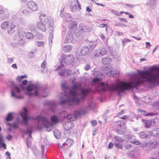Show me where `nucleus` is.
<instances>
[{
  "instance_id": "obj_1",
  "label": "nucleus",
  "mask_w": 159,
  "mask_h": 159,
  "mask_svg": "<svg viewBox=\"0 0 159 159\" xmlns=\"http://www.w3.org/2000/svg\"><path fill=\"white\" fill-rule=\"evenodd\" d=\"M148 70H137V72L132 74L130 76L132 77L131 81H120L119 79L116 80V83H108L107 82H101L99 85L96 87L97 92L99 93H104L108 92L112 94L117 93L119 96L125 91H128L134 88L137 89L143 83L140 80L138 75H141L143 74H148Z\"/></svg>"
},
{
  "instance_id": "obj_2",
  "label": "nucleus",
  "mask_w": 159,
  "mask_h": 159,
  "mask_svg": "<svg viewBox=\"0 0 159 159\" xmlns=\"http://www.w3.org/2000/svg\"><path fill=\"white\" fill-rule=\"evenodd\" d=\"M82 95L80 97H78L74 93V96L66 98L63 96H61L59 98V104L61 105H66L68 108L72 109L75 105H78L81 102L84 101L87 95V93L84 90L81 93Z\"/></svg>"
},
{
  "instance_id": "obj_3",
  "label": "nucleus",
  "mask_w": 159,
  "mask_h": 159,
  "mask_svg": "<svg viewBox=\"0 0 159 159\" xmlns=\"http://www.w3.org/2000/svg\"><path fill=\"white\" fill-rule=\"evenodd\" d=\"M25 120H26L27 123H23L25 125V127H28L29 126V120H35L37 123L36 127L38 130H41L43 127H45L46 128L47 131H49L51 130V128L52 126V124L46 116L39 115L36 117H33L27 115Z\"/></svg>"
},
{
  "instance_id": "obj_4",
  "label": "nucleus",
  "mask_w": 159,
  "mask_h": 159,
  "mask_svg": "<svg viewBox=\"0 0 159 159\" xmlns=\"http://www.w3.org/2000/svg\"><path fill=\"white\" fill-rule=\"evenodd\" d=\"M25 94L29 96H37L39 93H42V96L45 98L47 96L46 89L39 86L37 84L32 83V81L29 82V84L25 88Z\"/></svg>"
},
{
  "instance_id": "obj_5",
  "label": "nucleus",
  "mask_w": 159,
  "mask_h": 159,
  "mask_svg": "<svg viewBox=\"0 0 159 159\" xmlns=\"http://www.w3.org/2000/svg\"><path fill=\"white\" fill-rule=\"evenodd\" d=\"M142 79L147 83L149 88H153L159 85V73L143 76Z\"/></svg>"
},
{
  "instance_id": "obj_6",
  "label": "nucleus",
  "mask_w": 159,
  "mask_h": 159,
  "mask_svg": "<svg viewBox=\"0 0 159 159\" xmlns=\"http://www.w3.org/2000/svg\"><path fill=\"white\" fill-rule=\"evenodd\" d=\"M40 19L45 24H48V28L49 29V32L50 34L49 38V43H51L52 42L53 34L52 32L53 31V19L51 16L48 17L45 14L41 15Z\"/></svg>"
},
{
  "instance_id": "obj_7",
  "label": "nucleus",
  "mask_w": 159,
  "mask_h": 159,
  "mask_svg": "<svg viewBox=\"0 0 159 159\" xmlns=\"http://www.w3.org/2000/svg\"><path fill=\"white\" fill-rule=\"evenodd\" d=\"M61 59L60 60L61 64L58 66L56 69V70L64 67V65L63 64V62L66 65H69L72 63L74 60V58L72 55H68L63 54L61 55Z\"/></svg>"
},
{
  "instance_id": "obj_8",
  "label": "nucleus",
  "mask_w": 159,
  "mask_h": 159,
  "mask_svg": "<svg viewBox=\"0 0 159 159\" xmlns=\"http://www.w3.org/2000/svg\"><path fill=\"white\" fill-rule=\"evenodd\" d=\"M11 96L18 99H21L23 98V97L22 95H17L16 94V93H20L21 92V90L20 88L19 87L16 85L14 81H11Z\"/></svg>"
},
{
  "instance_id": "obj_9",
  "label": "nucleus",
  "mask_w": 159,
  "mask_h": 159,
  "mask_svg": "<svg viewBox=\"0 0 159 159\" xmlns=\"http://www.w3.org/2000/svg\"><path fill=\"white\" fill-rule=\"evenodd\" d=\"M70 9L72 12L75 15L78 16L79 15L81 7L78 0H73L71 1Z\"/></svg>"
},
{
  "instance_id": "obj_10",
  "label": "nucleus",
  "mask_w": 159,
  "mask_h": 159,
  "mask_svg": "<svg viewBox=\"0 0 159 159\" xmlns=\"http://www.w3.org/2000/svg\"><path fill=\"white\" fill-rule=\"evenodd\" d=\"M78 29L79 31V33L75 32V34L76 37L79 36L81 33L90 32L92 31L93 29V28L83 23H80L79 25Z\"/></svg>"
},
{
  "instance_id": "obj_11",
  "label": "nucleus",
  "mask_w": 159,
  "mask_h": 159,
  "mask_svg": "<svg viewBox=\"0 0 159 159\" xmlns=\"http://www.w3.org/2000/svg\"><path fill=\"white\" fill-rule=\"evenodd\" d=\"M116 127V132L119 135H123L126 133V128L123 122H117L115 124Z\"/></svg>"
},
{
  "instance_id": "obj_12",
  "label": "nucleus",
  "mask_w": 159,
  "mask_h": 159,
  "mask_svg": "<svg viewBox=\"0 0 159 159\" xmlns=\"http://www.w3.org/2000/svg\"><path fill=\"white\" fill-rule=\"evenodd\" d=\"M44 105L47 106L49 107V110L51 112H53L56 111V104L52 101H48L46 102L44 104Z\"/></svg>"
},
{
  "instance_id": "obj_13",
  "label": "nucleus",
  "mask_w": 159,
  "mask_h": 159,
  "mask_svg": "<svg viewBox=\"0 0 159 159\" xmlns=\"http://www.w3.org/2000/svg\"><path fill=\"white\" fill-rule=\"evenodd\" d=\"M43 14H42L40 16L39 18H40L41 15ZM40 19L41 21H39L37 22V28L41 31L43 32H45L46 30V27L45 26V24H46V25H48V26L49 25L48 24L45 23L44 22Z\"/></svg>"
},
{
  "instance_id": "obj_14",
  "label": "nucleus",
  "mask_w": 159,
  "mask_h": 159,
  "mask_svg": "<svg viewBox=\"0 0 159 159\" xmlns=\"http://www.w3.org/2000/svg\"><path fill=\"white\" fill-rule=\"evenodd\" d=\"M107 52V51L104 48H102L98 52L97 50L94 51L93 53V55L95 57H99L104 55Z\"/></svg>"
},
{
  "instance_id": "obj_15",
  "label": "nucleus",
  "mask_w": 159,
  "mask_h": 159,
  "mask_svg": "<svg viewBox=\"0 0 159 159\" xmlns=\"http://www.w3.org/2000/svg\"><path fill=\"white\" fill-rule=\"evenodd\" d=\"M140 138L143 139H146L150 137L151 135V132L148 131H143L140 132L139 134Z\"/></svg>"
},
{
  "instance_id": "obj_16",
  "label": "nucleus",
  "mask_w": 159,
  "mask_h": 159,
  "mask_svg": "<svg viewBox=\"0 0 159 159\" xmlns=\"http://www.w3.org/2000/svg\"><path fill=\"white\" fill-rule=\"evenodd\" d=\"M71 70L70 69H63L59 71V75L63 77H67L71 74Z\"/></svg>"
},
{
  "instance_id": "obj_17",
  "label": "nucleus",
  "mask_w": 159,
  "mask_h": 159,
  "mask_svg": "<svg viewBox=\"0 0 159 159\" xmlns=\"http://www.w3.org/2000/svg\"><path fill=\"white\" fill-rule=\"evenodd\" d=\"M86 111L83 109H80L79 110H75L74 115L76 119L82 115H85L86 114Z\"/></svg>"
},
{
  "instance_id": "obj_18",
  "label": "nucleus",
  "mask_w": 159,
  "mask_h": 159,
  "mask_svg": "<svg viewBox=\"0 0 159 159\" xmlns=\"http://www.w3.org/2000/svg\"><path fill=\"white\" fill-rule=\"evenodd\" d=\"M27 6L31 10L33 11H36L38 9L36 3L32 1L28 2L27 3Z\"/></svg>"
},
{
  "instance_id": "obj_19",
  "label": "nucleus",
  "mask_w": 159,
  "mask_h": 159,
  "mask_svg": "<svg viewBox=\"0 0 159 159\" xmlns=\"http://www.w3.org/2000/svg\"><path fill=\"white\" fill-rule=\"evenodd\" d=\"M33 127L31 125L29 126L26 129V130L23 129V133L25 134H28V137L32 138L31 134L32 132Z\"/></svg>"
},
{
  "instance_id": "obj_20",
  "label": "nucleus",
  "mask_w": 159,
  "mask_h": 159,
  "mask_svg": "<svg viewBox=\"0 0 159 159\" xmlns=\"http://www.w3.org/2000/svg\"><path fill=\"white\" fill-rule=\"evenodd\" d=\"M89 49L88 46H83L80 51V55L82 56H85L89 53Z\"/></svg>"
},
{
  "instance_id": "obj_21",
  "label": "nucleus",
  "mask_w": 159,
  "mask_h": 159,
  "mask_svg": "<svg viewBox=\"0 0 159 159\" xmlns=\"http://www.w3.org/2000/svg\"><path fill=\"white\" fill-rule=\"evenodd\" d=\"M16 27L15 25L11 23L8 27L7 28V32L9 34H13L15 31V29Z\"/></svg>"
},
{
  "instance_id": "obj_22",
  "label": "nucleus",
  "mask_w": 159,
  "mask_h": 159,
  "mask_svg": "<svg viewBox=\"0 0 159 159\" xmlns=\"http://www.w3.org/2000/svg\"><path fill=\"white\" fill-rule=\"evenodd\" d=\"M107 74L110 76L117 77L119 75V72L116 69L111 70L109 72H107Z\"/></svg>"
},
{
  "instance_id": "obj_23",
  "label": "nucleus",
  "mask_w": 159,
  "mask_h": 159,
  "mask_svg": "<svg viewBox=\"0 0 159 159\" xmlns=\"http://www.w3.org/2000/svg\"><path fill=\"white\" fill-rule=\"evenodd\" d=\"M152 120H145L143 119H142L141 121L143 122L144 124V127L147 128H150L152 125Z\"/></svg>"
},
{
  "instance_id": "obj_24",
  "label": "nucleus",
  "mask_w": 159,
  "mask_h": 159,
  "mask_svg": "<svg viewBox=\"0 0 159 159\" xmlns=\"http://www.w3.org/2000/svg\"><path fill=\"white\" fill-rule=\"evenodd\" d=\"M73 39V35L71 32L69 31L66 35L65 40V43H67L70 42Z\"/></svg>"
},
{
  "instance_id": "obj_25",
  "label": "nucleus",
  "mask_w": 159,
  "mask_h": 159,
  "mask_svg": "<svg viewBox=\"0 0 159 159\" xmlns=\"http://www.w3.org/2000/svg\"><path fill=\"white\" fill-rule=\"evenodd\" d=\"M151 135L153 136L159 137V128H155L152 129L151 131Z\"/></svg>"
},
{
  "instance_id": "obj_26",
  "label": "nucleus",
  "mask_w": 159,
  "mask_h": 159,
  "mask_svg": "<svg viewBox=\"0 0 159 159\" xmlns=\"http://www.w3.org/2000/svg\"><path fill=\"white\" fill-rule=\"evenodd\" d=\"M102 63L104 65L109 64L111 61V59L108 57H106L103 58L102 59Z\"/></svg>"
},
{
  "instance_id": "obj_27",
  "label": "nucleus",
  "mask_w": 159,
  "mask_h": 159,
  "mask_svg": "<svg viewBox=\"0 0 159 159\" xmlns=\"http://www.w3.org/2000/svg\"><path fill=\"white\" fill-rule=\"evenodd\" d=\"M9 22L8 21L3 22L1 25V28L2 29L6 30L9 26Z\"/></svg>"
},
{
  "instance_id": "obj_28",
  "label": "nucleus",
  "mask_w": 159,
  "mask_h": 159,
  "mask_svg": "<svg viewBox=\"0 0 159 159\" xmlns=\"http://www.w3.org/2000/svg\"><path fill=\"white\" fill-rule=\"evenodd\" d=\"M72 48V46L69 44H67L62 47V49L63 51L66 52H69L71 51Z\"/></svg>"
},
{
  "instance_id": "obj_29",
  "label": "nucleus",
  "mask_w": 159,
  "mask_h": 159,
  "mask_svg": "<svg viewBox=\"0 0 159 159\" xmlns=\"http://www.w3.org/2000/svg\"><path fill=\"white\" fill-rule=\"evenodd\" d=\"M50 120L53 124H55L58 122V117L57 115H53L50 117Z\"/></svg>"
},
{
  "instance_id": "obj_30",
  "label": "nucleus",
  "mask_w": 159,
  "mask_h": 159,
  "mask_svg": "<svg viewBox=\"0 0 159 159\" xmlns=\"http://www.w3.org/2000/svg\"><path fill=\"white\" fill-rule=\"evenodd\" d=\"M28 81L26 80H24L22 82L21 84H19L20 88L21 89L25 90L26 87L25 86L27 84Z\"/></svg>"
},
{
  "instance_id": "obj_31",
  "label": "nucleus",
  "mask_w": 159,
  "mask_h": 159,
  "mask_svg": "<svg viewBox=\"0 0 159 159\" xmlns=\"http://www.w3.org/2000/svg\"><path fill=\"white\" fill-rule=\"evenodd\" d=\"M19 114L22 118V122H24L25 124H26L27 121L25 119V118L26 116H27V114L22 111H20Z\"/></svg>"
},
{
  "instance_id": "obj_32",
  "label": "nucleus",
  "mask_w": 159,
  "mask_h": 159,
  "mask_svg": "<svg viewBox=\"0 0 159 159\" xmlns=\"http://www.w3.org/2000/svg\"><path fill=\"white\" fill-rule=\"evenodd\" d=\"M13 113L12 112H9L7 115L5 120L8 121H11L13 119Z\"/></svg>"
},
{
  "instance_id": "obj_33",
  "label": "nucleus",
  "mask_w": 159,
  "mask_h": 159,
  "mask_svg": "<svg viewBox=\"0 0 159 159\" xmlns=\"http://www.w3.org/2000/svg\"><path fill=\"white\" fill-rule=\"evenodd\" d=\"M28 8H25L22 11V13L25 15L29 16L31 13V10Z\"/></svg>"
},
{
  "instance_id": "obj_34",
  "label": "nucleus",
  "mask_w": 159,
  "mask_h": 159,
  "mask_svg": "<svg viewBox=\"0 0 159 159\" xmlns=\"http://www.w3.org/2000/svg\"><path fill=\"white\" fill-rule=\"evenodd\" d=\"M73 143V140L68 139L66 142L63 144V145L66 144L68 147L71 146Z\"/></svg>"
},
{
  "instance_id": "obj_35",
  "label": "nucleus",
  "mask_w": 159,
  "mask_h": 159,
  "mask_svg": "<svg viewBox=\"0 0 159 159\" xmlns=\"http://www.w3.org/2000/svg\"><path fill=\"white\" fill-rule=\"evenodd\" d=\"M0 146L4 149H6V144L3 142V140L2 136H0Z\"/></svg>"
},
{
  "instance_id": "obj_36",
  "label": "nucleus",
  "mask_w": 159,
  "mask_h": 159,
  "mask_svg": "<svg viewBox=\"0 0 159 159\" xmlns=\"http://www.w3.org/2000/svg\"><path fill=\"white\" fill-rule=\"evenodd\" d=\"M141 112L143 113V114L145 116H154L155 115V113H154L153 112H147V113H146V111H145L144 110H142L141 111Z\"/></svg>"
},
{
  "instance_id": "obj_37",
  "label": "nucleus",
  "mask_w": 159,
  "mask_h": 159,
  "mask_svg": "<svg viewBox=\"0 0 159 159\" xmlns=\"http://www.w3.org/2000/svg\"><path fill=\"white\" fill-rule=\"evenodd\" d=\"M14 122L19 125L20 124L23 126L25 127V125L23 124L24 123L22 122V120L21 121L20 119L18 117H17L16 118Z\"/></svg>"
},
{
  "instance_id": "obj_38",
  "label": "nucleus",
  "mask_w": 159,
  "mask_h": 159,
  "mask_svg": "<svg viewBox=\"0 0 159 159\" xmlns=\"http://www.w3.org/2000/svg\"><path fill=\"white\" fill-rule=\"evenodd\" d=\"M121 42L122 45L123 46H125L126 45L127 43L131 42V40L125 38L122 39Z\"/></svg>"
},
{
  "instance_id": "obj_39",
  "label": "nucleus",
  "mask_w": 159,
  "mask_h": 159,
  "mask_svg": "<svg viewBox=\"0 0 159 159\" xmlns=\"http://www.w3.org/2000/svg\"><path fill=\"white\" fill-rule=\"evenodd\" d=\"M27 75H22L20 76H18L16 78V80L18 82H20L23 79L27 78Z\"/></svg>"
},
{
  "instance_id": "obj_40",
  "label": "nucleus",
  "mask_w": 159,
  "mask_h": 159,
  "mask_svg": "<svg viewBox=\"0 0 159 159\" xmlns=\"http://www.w3.org/2000/svg\"><path fill=\"white\" fill-rule=\"evenodd\" d=\"M26 38L28 39H31L34 38L33 34L30 32H27L25 34Z\"/></svg>"
},
{
  "instance_id": "obj_41",
  "label": "nucleus",
  "mask_w": 159,
  "mask_h": 159,
  "mask_svg": "<svg viewBox=\"0 0 159 159\" xmlns=\"http://www.w3.org/2000/svg\"><path fill=\"white\" fill-rule=\"evenodd\" d=\"M114 139L116 141L119 143H122L124 141V140L121 137L118 136H115Z\"/></svg>"
},
{
  "instance_id": "obj_42",
  "label": "nucleus",
  "mask_w": 159,
  "mask_h": 159,
  "mask_svg": "<svg viewBox=\"0 0 159 159\" xmlns=\"http://www.w3.org/2000/svg\"><path fill=\"white\" fill-rule=\"evenodd\" d=\"M93 152L91 151L88 152L87 156V158L88 159H91L92 158H93V159H95L93 154Z\"/></svg>"
},
{
  "instance_id": "obj_43",
  "label": "nucleus",
  "mask_w": 159,
  "mask_h": 159,
  "mask_svg": "<svg viewBox=\"0 0 159 159\" xmlns=\"http://www.w3.org/2000/svg\"><path fill=\"white\" fill-rule=\"evenodd\" d=\"M97 44V43L96 42H92L90 43L89 46L91 49H93L95 48Z\"/></svg>"
},
{
  "instance_id": "obj_44",
  "label": "nucleus",
  "mask_w": 159,
  "mask_h": 159,
  "mask_svg": "<svg viewBox=\"0 0 159 159\" xmlns=\"http://www.w3.org/2000/svg\"><path fill=\"white\" fill-rule=\"evenodd\" d=\"M41 149L42 151V159H45L46 158V155L44 154V146L43 145L41 146Z\"/></svg>"
},
{
  "instance_id": "obj_45",
  "label": "nucleus",
  "mask_w": 159,
  "mask_h": 159,
  "mask_svg": "<svg viewBox=\"0 0 159 159\" xmlns=\"http://www.w3.org/2000/svg\"><path fill=\"white\" fill-rule=\"evenodd\" d=\"M6 12V13L1 18L2 20L8 19L10 17V14L8 12Z\"/></svg>"
},
{
  "instance_id": "obj_46",
  "label": "nucleus",
  "mask_w": 159,
  "mask_h": 159,
  "mask_svg": "<svg viewBox=\"0 0 159 159\" xmlns=\"http://www.w3.org/2000/svg\"><path fill=\"white\" fill-rule=\"evenodd\" d=\"M65 20L68 22L71 20V18L70 15L69 13H66L65 15Z\"/></svg>"
},
{
  "instance_id": "obj_47",
  "label": "nucleus",
  "mask_w": 159,
  "mask_h": 159,
  "mask_svg": "<svg viewBox=\"0 0 159 159\" xmlns=\"http://www.w3.org/2000/svg\"><path fill=\"white\" fill-rule=\"evenodd\" d=\"M54 134L55 138L57 139H60L61 137V133L59 131L56 132V131L54 132Z\"/></svg>"
},
{
  "instance_id": "obj_48",
  "label": "nucleus",
  "mask_w": 159,
  "mask_h": 159,
  "mask_svg": "<svg viewBox=\"0 0 159 159\" xmlns=\"http://www.w3.org/2000/svg\"><path fill=\"white\" fill-rule=\"evenodd\" d=\"M158 68L155 66V65H153L152 66L150 67L148 69H146L148 71V74L149 73L150 71L151 70H156Z\"/></svg>"
},
{
  "instance_id": "obj_49",
  "label": "nucleus",
  "mask_w": 159,
  "mask_h": 159,
  "mask_svg": "<svg viewBox=\"0 0 159 159\" xmlns=\"http://www.w3.org/2000/svg\"><path fill=\"white\" fill-rule=\"evenodd\" d=\"M61 88L63 90L69 89V87L65 83H63L61 84Z\"/></svg>"
},
{
  "instance_id": "obj_50",
  "label": "nucleus",
  "mask_w": 159,
  "mask_h": 159,
  "mask_svg": "<svg viewBox=\"0 0 159 159\" xmlns=\"http://www.w3.org/2000/svg\"><path fill=\"white\" fill-rule=\"evenodd\" d=\"M157 144H159V140L158 141V142H150V145L152 146V148H155L157 146Z\"/></svg>"
},
{
  "instance_id": "obj_51",
  "label": "nucleus",
  "mask_w": 159,
  "mask_h": 159,
  "mask_svg": "<svg viewBox=\"0 0 159 159\" xmlns=\"http://www.w3.org/2000/svg\"><path fill=\"white\" fill-rule=\"evenodd\" d=\"M80 85L77 83L74 84L71 87V90L78 89L79 88Z\"/></svg>"
},
{
  "instance_id": "obj_52",
  "label": "nucleus",
  "mask_w": 159,
  "mask_h": 159,
  "mask_svg": "<svg viewBox=\"0 0 159 159\" xmlns=\"http://www.w3.org/2000/svg\"><path fill=\"white\" fill-rule=\"evenodd\" d=\"M114 145L119 149H121L123 148V145L122 143L115 142L114 143Z\"/></svg>"
},
{
  "instance_id": "obj_53",
  "label": "nucleus",
  "mask_w": 159,
  "mask_h": 159,
  "mask_svg": "<svg viewBox=\"0 0 159 159\" xmlns=\"http://www.w3.org/2000/svg\"><path fill=\"white\" fill-rule=\"evenodd\" d=\"M29 30L31 31H34L35 30L36 27L33 24H30L29 26Z\"/></svg>"
},
{
  "instance_id": "obj_54",
  "label": "nucleus",
  "mask_w": 159,
  "mask_h": 159,
  "mask_svg": "<svg viewBox=\"0 0 159 159\" xmlns=\"http://www.w3.org/2000/svg\"><path fill=\"white\" fill-rule=\"evenodd\" d=\"M19 125L15 123V122H12V127L14 129H17L19 128Z\"/></svg>"
},
{
  "instance_id": "obj_55",
  "label": "nucleus",
  "mask_w": 159,
  "mask_h": 159,
  "mask_svg": "<svg viewBox=\"0 0 159 159\" xmlns=\"http://www.w3.org/2000/svg\"><path fill=\"white\" fill-rule=\"evenodd\" d=\"M7 11V10L4 8L2 6H0V14H2L4 12H6Z\"/></svg>"
},
{
  "instance_id": "obj_56",
  "label": "nucleus",
  "mask_w": 159,
  "mask_h": 159,
  "mask_svg": "<svg viewBox=\"0 0 159 159\" xmlns=\"http://www.w3.org/2000/svg\"><path fill=\"white\" fill-rule=\"evenodd\" d=\"M130 142L136 145H139L140 144L139 142L136 139H134L133 140L130 141Z\"/></svg>"
},
{
  "instance_id": "obj_57",
  "label": "nucleus",
  "mask_w": 159,
  "mask_h": 159,
  "mask_svg": "<svg viewBox=\"0 0 159 159\" xmlns=\"http://www.w3.org/2000/svg\"><path fill=\"white\" fill-rule=\"evenodd\" d=\"M101 80V78H100L95 77L94 78H93L92 80V82H95L97 81H99Z\"/></svg>"
},
{
  "instance_id": "obj_58",
  "label": "nucleus",
  "mask_w": 159,
  "mask_h": 159,
  "mask_svg": "<svg viewBox=\"0 0 159 159\" xmlns=\"http://www.w3.org/2000/svg\"><path fill=\"white\" fill-rule=\"evenodd\" d=\"M44 44L43 42H36L35 43V45L36 46H38V47H40L42 46Z\"/></svg>"
},
{
  "instance_id": "obj_59",
  "label": "nucleus",
  "mask_w": 159,
  "mask_h": 159,
  "mask_svg": "<svg viewBox=\"0 0 159 159\" xmlns=\"http://www.w3.org/2000/svg\"><path fill=\"white\" fill-rule=\"evenodd\" d=\"M46 63L45 62V61H44L41 64V66L42 68H43L44 69L45 71H47V69L45 67Z\"/></svg>"
},
{
  "instance_id": "obj_60",
  "label": "nucleus",
  "mask_w": 159,
  "mask_h": 159,
  "mask_svg": "<svg viewBox=\"0 0 159 159\" xmlns=\"http://www.w3.org/2000/svg\"><path fill=\"white\" fill-rule=\"evenodd\" d=\"M132 147V145L130 144L127 143L124 145V147L125 148L128 149H130Z\"/></svg>"
},
{
  "instance_id": "obj_61",
  "label": "nucleus",
  "mask_w": 159,
  "mask_h": 159,
  "mask_svg": "<svg viewBox=\"0 0 159 159\" xmlns=\"http://www.w3.org/2000/svg\"><path fill=\"white\" fill-rule=\"evenodd\" d=\"M125 137L126 139L127 140H130L132 138V135L130 134H126L125 135Z\"/></svg>"
},
{
  "instance_id": "obj_62",
  "label": "nucleus",
  "mask_w": 159,
  "mask_h": 159,
  "mask_svg": "<svg viewBox=\"0 0 159 159\" xmlns=\"http://www.w3.org/2000/svg\"><path fill=\"white\" fill-rule=\"evenodd\" d=\"M111 12L117 16H120V14H119V12L117 11H116L114 10H111Z\"/></svg>"
},
{
  "instance_id": "obj_63",
  "label": "nucleus",
  "mask_w": 159,
  "mask_h": 159,
  "mask_svg": "<svg viewBox=\"0 0 159 159\" xmlns=\"http://www.w3.org/2000/svg\"><path fill=\"white\" fill-rule=\"evenodd\" d=\"M91 124L93 126H96V125H97V121L96 120H92L91 121Z\"/></svg>"
},
{
  "instance_id": "obj_64",
  "label": "nucleus",
  "mask_w": 159,
  "mask_h": 159,
  "mask_svg": "<svg viewBox=\"0 0 159 159\" xmlns=\"http://www.w3.org/2000/svg\"><path fill=\"white\" fill-rule=\"evenodd\" d=\"M90 66L89 64H86L84 67V69L86 70H88L90 68Z\"/></svg>"
}]
</instances>
